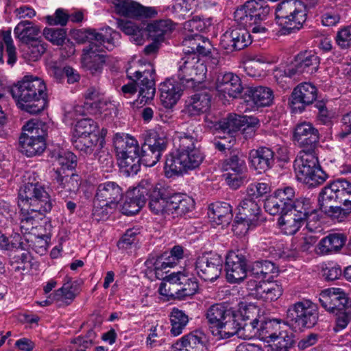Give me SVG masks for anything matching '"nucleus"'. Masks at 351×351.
Wrapping results in <instances>:
<instances>
[{
  "instance_id": "obj_1",
  "label": "nucleus",
  "mask_w": 351,
  "mask_h": 351,
  "mask_svg": "<svg viewBox=\"0 0 351 351\" xmlns=\"http://www.w3.org/2000/svg\"><path fill=\"white\" fill-rule=\"evenodd\" d=\"M121 38L119 32L106 28L104 34L95 29H84L75 33V38L80 43H88L82 50V64L86 71L93 76L99 75L106 62L104 48L112 50Z\"/></svg>"
},
{
  "instance_id": "obj_2",
  "label": "nucleus",
  "mask_w": 351,
  "mask_h": 351,
  "mask_svg": "<svg viewBox=\"0 0 351 351\" xmlns=\"http://www.w3.org/2000/svg\"><path fill=\"white\" fill-rule=\"evenodd\" d=\"M10 93L21 110L31 114L40 113L47 106V87L40 77L25 75L10 88Z\"/></svg>"
},
{
  "instance_id": "obj_3",
  "label": "nucleus",
  "mask_w": 351,
  "mask_h": 351,
  "mask_svg": "<svg viewBox=\"0 0 351 351\" xmlns=\"http://www.w3.org/2000/svg\"><path fill=\"white\" fill-rule=\"evenodd\" d=\"M270 7L265 0H248L234 12V21L252 34H265V21L269 16Z\"/></svg>"
},
{
  "instance_id": "obj_4",
  "label": "nucleus",
  "mask_w": 351,
  "mask_h": 351,
  "mask_svg": "<svg viewBox=\"0 0 351 351\" xmlns=\"http://www.w3.org/2000/svg\"><path fill=\"white\" fill-rule=\"evenodd\" d=\"M113 145L120 168L128 176L136 175L140 171L137 140L128 134L116 133Z\"/></svg>"
},
{
  "instance_id": "obj_5",
  "label": "nucleus",
  "mask_w": 351,
  "mask_h": 351,
  "mask_svg": "<svg viewBox=\"0 0 351 351\" xmlns=\"http://www.w3.org/2000/svg\"><path fill=\"white\" fill-rule=\"evenodd\" d=\"M53 202L45 187L38 182L26 183L19 192L18 206L23 210L43 215L51 210Z\"/></svg>"
},
{
  "instance_id": "obj_6",
  "label": "nucleus",
  "mask_w": 351,
  "mask_h": 351,
  "mask_svg": "<svg viewBox=\"0 0 351 351\" xmlns=\"http://www.w3.org/2000/svg\"><path fill=\"white\" fill-rule=\"evenodd\" d=\"M294 169L298 180L311 188L323 184L328 178L315 151L300 152L294 160Z\"/></svg>"
},
{
  "instance_id": "obj_7",
  "label": "nucleus",
  "mask_w": 351,
  "mask_h": 351,
  "mask_svg": "<svg viewBox=\"0 0 351 351\" xmlns=\"http://www.w3.org/2000/svg\"><path fill=\"white\" fill-rule=\"evenodd\" d=\"M276 19L284 34L295 32L306 20V7L300 0H284L276 8Z\"/></svg>"
},
{
  "instance_id": "obj_8",
  "label": "nucleus",
  "mask_w": 351,
  "mask_h": 351,
  "mask_svg": "<svg viewBox=\"0 0 351 351\" xmlns=\"http://www.w3.org/2000/svg\"><path fill=\"white\" fill-rule=\"evenodd\" d=\"M197 280L189 277L182 272H173L164 278L159 287V293L167 297L185 300L194 295L198 290Z\"/></svg>"
},
{
  "instance_id": "obj_9",
  "label": "nucleus",
  "mask_w": 351,
  "mask_h": 351,
  "mask_svg": "<svg viewBox=\"0 0 351 351\" xmlns=\"http://www.w3.org/2000/svg\"><path fill=\"white\" fill-rule=\"evenodd\" d=\"M47 128L42 121L34 119L29 121L23 127V130L27 133H22L19 138V151L27 157L41 154L46 149Z\"/></svg>"
},
{
  "instance_id": "obj_10",
  "label": "nucleus",
  "mask_w": 351,
  "mask_h": 351,
  "mask_svg": "<svg viewBox=\"0 0 351 351\" xmlns=\"http://www.w3.org/2000/svg\"><path fill=\"white\" fill-rule=\"evenodd\" d=\"M127 77L132 80L131 82L123 85L121 91L125 97H130L137 92V87L139 88V96L142 97L141 102L145 99V101L151 100L154 98L155 88V71L151 67L144 71H136L128 69L126 71Z\"/></svg>"
},
{
  "instance_id": "obj_11",
  "label": "nucleus",
  "mask_w": 351,
  "mask_h": 351,
  "mask_svg": "<svg viewBox=\"0 0 351 351\" xmlns=\"http://www.w3.org/2000/svg\"><path fill=\"white\" fill-rule=\"evenodd\" d=\"M318 309L310 300H303L289 306L284 322L294 331L313 328L318 321Z\"/></svg>"
},
{
  "instance_id": "obj_12",
  "label": "nucleus",
  "mask_w": 351,
  "mask_h": 351,
  "mask_svg": "<svg viewBox=\"0 0 351 351\" xmlns=\"http://www.w3.org/2000/svg\"><path fill=\"white\" fill-rule=\"evenodd\" d=\"M206 66L197 55L185 56L179 62L177 82L186 89L198 90L202 88Z\"/></svg>"
},
{
  "instance_id": "obj_13",
  "label": "nucleus",
  "mask_w": 351,
  "mask_h": 351,
  "mask_svg": "<svg viewBox=\"0 0 351 351\" xmlns=\"http://www.w3.org/2000/svg\"><path fill=\"white\" fill-rule=\"evenodd\" d=\"M122 189L114 182H107L97 186L95 197L93 215L99 217H106L110 210L115 208L123 197Z\"/></svg>"
},
{
  "instance_id": "obj_14",
  "label": "nucleus",
  "mask_w": 351,
  "mask_h": 351,
  "mask_svg": "<svg viewBox=\"0 0 351 351\" xmlns=\"http://www.w3.org/2000/svg\"><path fill=\"white\" fill-rule=\"evenodd\" d=\"M315 209L312 206V203L308 198L300 197L295 199L289 208V213L282 218L284 223L283 230L287 234H295L300 228L306 223V228L310 230L308 217L315 213Z\"/></svg>"
},
{
  "instance_id": "obj_15",
  "label": "nucleus",
  "mask_w": 351,
  "mask_h": 351,
  "mask_svg": "<svg viewBox=\"0 0 351 351\" xmlns=\"http://www.w3.org/2000/svg\"><path fill=\"white\" fill-rule=\"evenodd\" d=\"M204 159L199 147L192 150L169 154L165 160L166 173L178 175L183 171L193 170L199 167Z\"/></svg>"
},
{
  "instance_id": "obj_16",
  "label": "nucleus",
  "mask_w": 351,
  "mask_h": 351,
  "mask_svg": "<svg viewBox=\"0 0 351 351\" xmlns=\"http://www.w3.org/2000/svg\"><path fill=\"white\" fill-rule=\"evenodd\" d=\"M319 300L322 306L331 314L349 315L351 312V300L341 289L330 288L324 290L320 293Z\"/></svg>"
},
{
  "instance_id": "obj_17",
  "label": "nucleus",
  "mask_w": 351,
  "mask_h": 351,
  "mask_svg": "<svg viewBox=\"0 0 351 351\" xmlns=\"http://www.w3.org/2000/svg\"><path fill=\"white\" fill-rule=\"evenodd\" d=\"M319 64L320 58L315 52H300L295 57V62L285 69V75L289 77L300 75H311L318 71Z\"/></svg>"
},
{
  "instance_id": "obj_18",
  "label": "nucleus",
  "mask_w": 351,
  "mask_h": 351,
  "mask_svg": "<svg viewBox=\"0 0 351 351\" xmlns=\"http://www.w3.org/2000/svg\"><path fill=\"white\" fill-rule=\"evenodd\" d=\"M223 261L217 254L204 253L197 257L195 270L198 276L205 281L217 280L222 271Z\"/></svg>"
},
{
  "instance_id": "obj_19",
  "label": "nucleus",
  "mask_w": 351,
  "mask_h": 351,
  "mask_svg": "<svg viewBox=\"0 0 351 351\" xmlns=\"http://www.w3.org/2000/svg\"><path fill=\"white\" fill-rule=\"evenodd\" d=\"M141 186L146 189V200L149 199L150 210L156 215H169V197L161 184H153L149 180L141 181Z\"/></svg>"
},
{
  "instance_id": "obj_20",
  "label": "nucleus",
  "mask_w": 351,
  "mask_h": 351,
  "mask_svg": "<svg viewBox=\"0 0 351 351\" xmlns=\"http://www.w3.org/2000/svg\"><path fill=\"white\" fill-rule=\"evenodd\" d=\"M319 197L351 208V182L343 178L337 179L322 189Z\"/></svg>"
},
{
  "instance_id": "obj_21",
  "label": "nucleus",
  "mask_w": 351,
  "mask_h": 351,
  "mask_svg": "<svg viewBox=\"0 0 351 351\" xmlns=\"http://www.w3.org/2000/svg\"><path fill=\"white\" fill-rule=\"evenodd\" d=\"M319 138L318 130L310 122L299 123L294 128L293 139L302 149L300 152L315 151Z\"/></svg>"
},
{
  "instance_id": "obj_22",
  "label": "nucleus",
  "mask_w": 351,
  "mask_h": 351,
  "mask_svg": "<svg viewBox=\"0 0 351 351\" xmlns=\"http://www.w3.org/2000/svg\"><path fill=\"white\" fill-rule=\"evenodd\" d=\"M225 269L227 280L230 283H239L248 276L246 258L239 252H230L227 254Z\"/></svg>"
},
{
  "instance_id": "obj_23",
  "label": "nucleus",
  "mask_w": 351,
  "mask_h": 351,
  "mask_svg": "<svg viewBox=\"0 0 351 351\" xmlns=\"http://www.w3.org/2000/svg\"><path fill=\"white\" fill-rule=\"evenodd\" d=\"M251 43V34L245 28L230 29L221 36L220 40V45L228 53L242 50Z\"/></svg>"
},
{
  "instance_id": "obj_24",
  "label": "nucleus",
  "mask_w": 351,
  "mask_h": 351,
  "mask_svg": "<svg viewBox=\"0 0 351 351\" xmlns=\"http://www.w3.org/2000/svg\"><path fill=\"white\" fill-rule=\"evenodd\" d=\"M258 119L256 118L234 114H229L226 118L218 121L211 122L212 125H209V127L219 132L228 134L230 137L245 125L254 126L258 124Z\"/></svg>"
},
{
  "instance_id": "obj_25",
  "label": "nucleus",
  "mask_w": 351,
  "mask_h": 351,
  "mask_svg": "<svg viewBox=\"0 0 351 351\" xmlns=\"http://www.w3.org/2000/svg\"><path fill=\"white\" fill-rule=\"evenodd\" d=\"M112 3L117 14L128 18H152L157 14L154 8L143 7L132 0H114Z\"/></svg>"
},
{
  "instance_id": "obj_26",
  "label": "nucleus",
  "mask_w": 351,
  "mask_h": 351,
  "mask_svg": "<svg viewBox=\"0 0 351 351\" xmlns=\"http://www.w3.org/2000/svg\"><path fill=\"white\" fill-rule=\"evenodd\" d=\"M248 160L250 166L258 173H265L275 165L276 152L266 146H259L249 152Z\"/></svg>"
},
{
  "instance_id": "obj_27",
  "label": "nucleus",
  "mask_w": 351,
  "mask_h": 351,
  "mask_svg": "<svg viewBox=\"0 0 351 351\" xmlns=\"http://www.w3.org/2000/svg\"><path fill=\"white\" fill-rule=\"evenodd\" d=\"M217 90L230 97L237 98L245 93L240 77L233 73H219L216 80Z\"/></svg>"
},
{
  "instance_id": "obj_28",
  "label": "nucleus",
  "mask_w": 351,
  "mask_h": 351,
  "mask_svg": "<svg viewBox=\"0 0 351 351\" xmlns=\"http://www.w3.org/2000/svg\"><path fill=\"white\" fill-rule=\"evenodd\" d=\"M183 52L185 56H208L211 52L212 45L210 40L198 33L187 34L182 41Z\"/></svg>"
},
{
  "instance_id": "obj_29",
  "label": "nucleus",
  "mask_w": 351,
  "mask_h": 351,
  "mask_svg": "<svg viewBox=\"0 0 351 351\" xmlns=\"http://www.w3.org/2000/svg\"><path fill=\"white\" fill-rule=\"evenodd\" d=\"M317 98V88L310 83H303L294 88L291 94L292 108L302 112L306 106L311 104Z\"/></svg>"
},
{
  "instance_id": "obj_30",
  "label": "nucleus",
  "mask_w": 351,
  "mask_h": 351,
  "mask_svg": "<svg viewBox=\"0 0 351 351\" xmlns=\"http://www.w3.org/2000/svg\"><path fill=\"white\" fill-rule=\"evenodd\" d=\"M242 97L247 104L251 103L256 107L269 106L274 99L273 90L263 86L246 87Z\"/></svg>"
},
{
  "instance_id": "obj_31",
  "label": "nucleus",
  "mask_w": 351,
  "mask_h": 351,
  "mask_svg": "<svg viewBox=\"0 0 351 351\" xmlns=\"http://www.w3.org/2000/svg\"><path fill=\"white\" fill-rule=\"evenodd\" d=\"M211 95L208 90H202L188 97L185 101V113L190 117L206 112L210 107Z\"/></svg>"
},
{
  "instance_id": "obj_32",
  "label": "nucleus",
  "mask_w": 351,
  "mask_h": 351,
  "mask_svg": "<svg viewBox=\"0 0 351 351\" xmlns=\"http://www.w3.org/2000/svg\"><path fill=\"white\" fill-rule=\"evenodd\" d=\"M241 330V321L236 315V311L232 309L215 330H212L214 336L219 339H227L234 335L239 337Z\"/></svg>"
},
{
  "instance_id": "obj_33",
  "label": "nucleus",
  "mask_w": 351,
  "mask_h": 351,
  "mask_svg": "<svg viewBox=\"0 0 351 351\" xmlns=\"http://www.w3.org/2000/svg\"><path fill=\"white\" fill-rule=\"evenodd\" d=\"M146 202V189L143 188L141 182L130 193L121 207V213L127 216L138 213Z\"/></svg>"
},
{
  "instance_id": "obj_34",
  "label": "nucleus",
  "mask_w": 351,
  "mask_h": 351,
  "mask_svg": "<svg viewBox=\"0 0 351 351\" xmlns=\"http://www.w3.org/2000/svg\"><path fill=\"white\" fill-rule=\"evenodd\" d=\"M261 200L252 197H245L238 206L240 219H246L260 225L264 219L261 215Z\"/></svg>"
},
{
  "instance_id": "obj_35",
  "label": "nucleus",
  "mask_w": 351,
  "mask_h": 351,
  "mask_svg": "<svg viewBox=\"0 0 351 351\" xmlns=\"http://www.w3.org/2000/svg\"><path fill=\"white\" fill-rule=\"evenodd\" d=\"M72 142L77 149L86 155H91L99 149L104 147L105 140L98 134H92V136L73 137Z\"/></svg>"
},
{
  "instance_id": "obj_36",
  "label": "nucleus",
  "mask_w": 351,
  "mask_h": 351,
  "mask_svg": "<svg viewBox=\"0 0 351 351\" xmlns=\"http://www.w3.org/2000/svg\"><path fill=\"white\" fill-rule=\"evenodd\" d=\"M346 237L343 234H329L318 243V254L327 255L338 252L346 244Z\"/></svg>"
},
{
  "instance_id": "obj_37",
  "label": "nucleus",
  "mask_w": 351,
  "mask_h": 351,
  "mask_svg": "<svg viewBox=\"0 0 351 351\" xmlns=\"http://www.w3.org/2000/svg\"><path fill=\"white\" fill-rule=\"evenodd\" d=\"M194 207V200L184 194H174L169 197V215L179 217L185 215Z\"/></svg>"
},
{
  "instance_id": "obj_38",
  "label": "nucleus",
  "mask_w": 351,
  "mask_h": 351,
  "mask_svg": "<svg viewBox=\"0 0 351 351\" xmlns=\"http://www.w3.org/2000/svg\"><path fill=\"white\" fill-rule=\"evenodd\" d=\"M320 210L332 219L339 221L347 217L351 213L350 206H343V204L325 199L318 197Z\"/></svg>"
},
{
  "instance_id": "obj_39",
  "label": "nucleus",
  "mask_w": 351,
  "mask_h": 351,
  "mask_svg": "<svg viewBox=\"0 0 351 351\" xmlns=\"http://www.w3.org/2000/svg\"><path fill=\"white\" fill-rule=\"evenodd\" d=\"M208 215L217 225H228L232 217L231 206L226 202L213 203L209 206Z\"/></svg>"
},
{
  "instance_id": "obj_40",
  "label": "nucleus",
  "mask_w": 351,
  "mask_h": 351,
  "mask_svg": "<svg viewBox=\"0 0 351 351\" xmlns=\"http://www.w3.org/2000/svg\"><path fill=\"white\" fill-rule=\"evenodd\" d=\"M80 291V282L77 280L72 281L71 278L66 277L62 287L56 291L54 299L71 304Z\"/></svg>"
},
{
  "instance_id": "obj_41",
  "label": "nucleus",
  "mask_w": 351,
  "mask_h": 351,
  "mask_svg": "<svg viewBox=\"0 0 351 351\" xmlns=\"http://www.w3.org/2000/svg\"><path fill=\"white\" fill-rule=\"evenodd\" d=\"M173 29V23L169 19L155 21L148 24L145 29L150 39L163 43L165 36L169 34Z\"/></svg>"
},
{
  "instance_id": "obj_42",
  "label": "nucleus",
  "mask_w": 351,
  "mask_h": 351,
  "mask_svg": "<svg viewBox=\"0 0 351 351\" xmlns=\"http://www.w3.org/2000/svg\"><path fill=\"white\" fill-rule=\"evenodd\" d=\"M160 101L166 108L174 106L181 95L182 89L176 87L170 80H166L160 85Z\"/></svg>"
},
{
  "instance_id": "obj_43",
  "label": "nucleus",
  "mask_w": 351,
  "mask_h": 351,
  "mask_svg": "<svg viewBox=\"0 0 351 351\" xmlns=\"http://www.w3.org/2000/svg\"><path fill=\"white\" fill-rule=\"evenodd\" d=\"M14 34L22 44L29 43L33 40H40L36 36L40 33V29L32 21H23L18 23L14 30Z\"/></svg>"
},
{
  "instance_id": "obj_44",
  "label": "nucleus",
  "mask_w": 351,
  "mask_h": 351,
  "mask_svg": "<svg viewBox=\"0 0 351 351\" xmlns=\"http://www.w3.org/2000/svg\"><path fill=\"white\" fill-rule=\"evenodd\" d=\"M50 155L53 161H56L60 165V168L56 171L65 172L66 170H70L72 171L77 166V157L71 152L57 148L51 151Z\"/></svg>"
},
{
  "instance_id": "obj_45",
  "label": "nucleus",
  "mask_w": 351,
  "mask_h": 351,
  "mask_svg": "<svg viewBox=\"0 0 351 351\" xmlns=\"http://www.w3.org/2000/svg\"><path fill=\"white\" fill-rule=\"evenodd\" d=\"M173 142L176 149V153L199 148L197 136L194 132H176Z\"/></svg>"
},
{
  "instance_id": "obj_46",
  "label": "nucleus",
  "mask_w": 351,
  "mask_h": 351,
  "mask_svg": "<svg viewBox=\"0 0 351 351\" xmlns=\"http://www.w3.org/2000/svg\"><path fill=\"white\" fill-rule=\"evenodd\" d=\"M278 267L271 261L264 260L255 261L248 269V277H254L257 280H265L269 274H277Z\"/></svg>"
},
{
  "instance_id": "obj_47",
  "label": "nucleus",
  "mask_w": 351,
  "mask_h": 351,
  "mask_svg": "<svg viewBox=\"0 0 351 351\" xmlns=\"http://www.w3.org/2000/svg\"><path fill=\"white\" fill-rule=\"evenodd\" d=\"M270 277L263 280L262 285L258 289V299L265 302H272L278 299L282 294V285L278 281H270Z\"/></svg>"
},
{
  "instance_id": "obj_48",
  "label": "nucleus",
  "mask_w": 351,
  "mask_h": 351,
  "mask_svg": "<svg viewBox=\"0 0 351 351\" xmlns=\"http://www.w3.org/2000/svg\"><path fill=\"white\" fill-rule=\"evenodd\" d=\"M232 308H228L224 304H215L210 306L206 313V317L210 328L212 330H215L225 319V316L231 311Z\"/></svg>"
},
{
  "instance_id": "obj_49",
  "label": "nucleus",
  "mask_w": 351,
  "mask_h": 351,
  "mask_svg": "<svg viewBox=\"0 0 351 351\" xmlns=\"http://www.w3.org/2000/svg\"><path fill=\"white\" fill-rule=\"evenodd\" d=\"M47 49V45L43 40H33L21 45V56L29 62L39 60Z\"/></svg>"
},
{
  "instance_id": "obj_50",
  "label": "nucleus",
  "mask_w": 351,
  "mask_h": 351,
  "mask_svg": "<svg viewBox=\"0 0 351 351\" xmlns=\"http://www.w3.org/2000/svg\"><path fill=\"white\" fill-rule=\"evenodd\" d=\"M55 180L62 189L66 191L76 193L79 190L81 182L78 175L71 172V174H66L61 171H56Z\"/></svg>"
},
{
  "instance_id": "obj_51",
  "label": "nucleus",
  "mask_w": 351,
  "mask_h": 351,
  "mask_svg": "<svg viewBox=\"0 0 351 351\" xmlns=\"http://www.w3.org/2000/svg\"><path fill=\"white\" fill-rule=\"evenodd\" d=\"M117 24L121 30L130 36L131 42L136 45H142L144 43L145 34L144 29L139 27L130 21L119 20Z\"/></svg>"
},
{
  "instance_id": "obj_52",
  "label": "nucleus",
  "mask_w": 351,
  "mask_h": 351,
  "mask_svg": "<svg viewBox=\"0 0 351 351\" xmlns=\"http://www.w3.org/2000/svg\"><path fill=\"white\" fill-rule=\"evenodd\" d=\"M222 169L237 173H245L247 166L241 154L238 151L230 152V156L222 162Z\"/></svg>"
},
{
  "instance_id": "obj_53",
  "label": "nucleus",
  "mask_w": 351,
  "mask_h": 351,
  "mask_svg": "<svg viewBox=\"0 0 351 351\" xmlns=\"http://www.w3.org/2000/svg\"><path fill=\"white\" fill-rule=\"evenodd\" d=\"M171 323V333L173 336H178L182 333L183 330L189 323V316L182 310L173 308L169 315Z\"/></svg>"
},
{
  "instance_id": "obj_54",
  "label": "nucleus",
  "mask_w": 351,
  "mask_h": 351,
  "mask_svg": "<svg viewBox=\"0 0 351 351\" xmlns=\"http://www.w3.org/2000/svg\"><path fill=\"white\" fill-rule=\"evenodd\" d=\"M264 207L265 210L268 212L271 215H280L278 223L280 228L283 230L285 225L284 223L281 221V220L287 213H289V208L285 204V203L280 202L274 195L270 196L266 199Z\"/></svg>"
},
{
  "instance_id": "obj_55",
  "label": "nucleus",
  "mask_w": 351,
  "mask_h": 351,
  "mask_svg": "<svg viewBox=\"0 0 351 351\" xmlns=\"http://www.w3.org/2000/svg\"><path fill=\"white\" fill-rule=\"evenodd\" d=\"M39 215H41V213L23 210L20 208V228L23 233H31L34 229L37 228L39 223L37 218Z\"/></svg>"
},
{
  "instance_id": "obj_56",
  "label": "nucleus",
  "mask_w": 351,
  "mask_h": 351,
  "mask_svg": "<svg viewBox=\"0 0 351 351\" xmlns=\"http://www.w3.org/2000/svg\"><path fill=\"white\" fill-rule=\"evenodd\" d=\"M145 142L160 155L166 150L168 138L164 132L153 131L145 138Z\"/></svg>"
},
{
  "instance_id": "obj_57",
  "label": "nucleus",
  "mask_w": 351,
  "mask_h": 351,
  "mask_svg": "<svg viewBox=\"0 0 351 351\" xmlns=\"http://www.w3.org/2000/svg\"><path fill=\"white\" fill-rule=\"evenodd\" d=\"M280 322V320L276 319L260 321L258 337L267 342H271L278 333Z\"/></svg>"
},
{
  "instance_id": "obj_58",
  "label": "nucleus",
  "mask_w": 351,
  "mask_h": 351,
  "mask_svg": "<svg viewBox=\"0 0 351 351\" xmlns=\"http://www.w3.org/2000/svg\"><path fill=\"white\" fill-rule=\"evenodd\" d=\"M161 156L159 152L158 153L153 148L147 145L145 142L139 147V152L138 153V159L139 158V165L143 163L145 166L152 167L160 159Z\"/></svg>"
},
{
  "instance_id": "obj_59",
  "label": "nucleus",
  "mask_w": 351,
  "mask_h": 351,
  "mask_svg": "<svg viewBox=\"0 0 351 351\" xmlns=\"http://www.w3.org/2000/svg\"><path fill=\"white\" fill-rule=\"evenodd\" d=\"M271 342L277 351H288L295 343L294 335L287 331H280Z\"/></svg>"
},
{
  "instance_id": "obj_60",
  "label": "nucleus",
  "mask_w": 351,
  "mask_h": 351,
  "mask_svg": "<svg viewBox=\"0 0 351 351\" xmlns=\"http://www.w3.org/2000/svg\"><path fill=\"white\" fill-rule=\"evenodd\" d=\"M97 130V125L94 120L91 119H82L77 122L73 137L97 134L96 133Z\"/></svg>"
},
{
  "instance_id": "obj_61",
  "label": "nucleus",
  "mask_w": 351,
  "mask_h": 351,
  "mask_svg": "<svg viewBox=\"0 0 351 351\" xmlns=\"http://www.w3.org/2000/svg\"><path fill=\"white\" fill-rule=\"evenodd\" d=\"M165 256L161 254L156 257L154 256H149L145 262L147 268L150 270H154L156 277L163 280L165 277L162 276V270L168 267V263H170L169 262L165 261Z\"/></svg>"
},
{
  "instance_id": "obj_62",
  "label": "nucleus",
  "mask_w": 351,
  "mask_h": 351,
  "mask_svg": "<svg viewBox=\"0 0 351 351\" xmlns=\"http://www.w3.org/2000/svg\"><path fill=\"white\" fill-rule=\"evenodd\" d=\"M260 320L252 319V321H241V330L239 337L243 339H250L254 337H258Z\"/></svg>"
},
{
  "instance_id": "obj_63",
  "label": "nucleus",
  "mask_w": 351,
  "mask_h": 351,
  "mask_svg": "<svg viewBox=\"0 0 351 351\" xmlns=\"http://www.w3.org/2000/svg\"><path fill=\"white\" fill-rule=\"evenodd\" d=\"M258 311L259 309L254 304L241 303L239 310L236 311V315L239 317V321L248 322L258 319L256 316Z\"/></svg>"
},
{
  "instance_id": "obj_64",
  "label": "nucleus",
  "mask_w": 351,
  "mask_h": 351,
  "mask_svg": "<svg viewBox=\"0 0 351 351\" xmlns=\"http://www.w3.org/2000/svg\"><path fill=\"white\" fill-rule=\"evenodd\" d=\"M45 38L53 45H62L66 36L65 29L62 28H45L43 30Z\"/></svg>"
}]
</instances>
